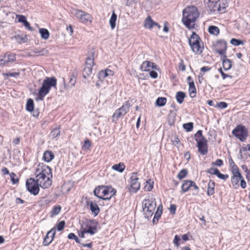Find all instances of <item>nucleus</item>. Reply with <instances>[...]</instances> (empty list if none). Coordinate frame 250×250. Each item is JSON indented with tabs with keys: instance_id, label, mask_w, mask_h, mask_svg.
Masks as SVG:
<instances>
[{
	"instance_id": "nucleus-1",
	"label": "nucleus",
	"mask_w": 250,
	"mask_h": 250,
	"mask_svg": "<svg viewBox=\"0 0 250 250\" xmlns=\"http://www.w3.org/2000/svg\"><path fill=\"white\" fill-rule=\"evenodd\" d=\"M36 181L43 188L50 187L52 184V174L51 169L47 166L42 164H39L35 172Z\"/></svg>"
},
{
	"instance_id": "nucleus-2",
	"label": "nucleus",
	"mask_w": 250,
	"mask_h": 250,
	"mask_svg": "<svg viewBox=\"0 0 250 250\" xmlns=\"http://www.w3.org/2000/svg\"><path fill=\"white\" fill-rule=\"evenodd\" d=\"M199 16V13L195 6H188L183 11L182 22L189 29H193Z\"/></svg>"
},
{
	"instance_id": "nucleus-3",
	"label": "nucleus",
	"mask_w": 250,
	"mask_h": 250,
	"mask_svg": "<svg viewBox=\"0 0 250 250\" xmlns=\"http://www.w3.org/2000/svg\"><path fill=\"white\" fill-rule=\"evenodd\" d=\"M57 85V79L54 77H46L43 81L42 85L39 90L38 100H42L44 97L49 92L52 87H55Z\"/></svg>"
},
{
	"instance_id": "nucleus-4",
	"label": "nucleus",
	"mask_w": 250,
	"mask_h": 250,
	"mask_svg": "<svg viewBox=\"0 0 250 250\" xmlns=\"http://www.w3.org/2000/svg\"><path fill=\"white\" fill-rule=\"evenodd\" d=\"M110 189L113 190L112 188L103 186H98L95 188L94 194L100 199L104 200H109L110 197H108V195H109Z\"/></svg>"
},
{
	"instance_id": "nucleus-5",
	"label": "nucleus",
	"mask_w": 250,
	"mask_h": 250,
	"mask_svg": "<svg viewBox=\"0 0 250 250\" xmlns=\"http://www.w3.org/2000/svg\"><path fill=\"white\" fill-rule=\"evenodd\" d=\"M232 134L240 140L241 142H244L248 136V131L245 126L242 125H237L232 132Z\"/></svg>"
},
{
	"instance_id": "nucleus-6",
	"label": "nucleus",
	"mask_w": 250,
	"mask_h": 250,
	"mask_svg": "<svg viewBox=\"0 0 250 250\" xmlns=\"http://www.w3.org/2000/svg\"><path fill=\"white\" fill-rule=\"evenodd\" d=\"M98 225V223L96 220H87L82 225V228L84 229V232L93 235L97 231V227Z\"/></svg>"
},
{
	"instance_id": "nucleus-7",
	"label": "nucleus",
	"mask_w": 250,
	"mask_h": 250,
	"mask_svg": "<svg viewBox=\"0 0 250 250\" xmlns=\"http://www.w3.org/2000/svg\"><path fill=\"white\" fill-rule=\"evenodd\" d=\"M72 14L77 18L79 21L82 23H86L88 22H91V16L83 11L79 9H74L72 11Z\"/></svg>"
},
{
	"instance_id": "nucleus-8",
	"label": "nucleus",
	"mask_w": 250,
	"mask_h": 250,
	"mask_svg": "<svg viewBox=\"0 0 250 250\" xmlns=\"http://www.w3.org/2000/svg\"><path fill=\"white\" fill-rule=\"evenodd\" d=\"M40 186L33 178H30L27 179L26 182V187L27 189L31 194L34 195H37L40 191Z\"/></svg>"
},
{
	"instance_id": "nucleus-9",
	"label": "nucleus",
	"mask_w": 250,
	"mask_h": 250,
	"mask_svg": "<svg viewBox=\"0 0 250 250\" xmlns=\"http://www.w3.org/2000/svg\"><path fill=\"white\" fill-rule=\"evenodd\" d=\"M131 105L128 101L126 102L121 107L117 109L114 113L112 117L117 119L124 116L129 110Z\"/></svg>"
},
{
	"instance_id": "nucleus-10",
	"label": "nucleus",
	"mask_w": 250,
	"mask_h": 250,
	"mask_svg": "<svg viewBox=\"0 0 250 250\" xmlns=\"http://www.w3.org/2000/svg\"><path fill=\"white\" fill-rule=\"evenodd\" d=\"M138 178L137 177L136 173H133L130 178V186L129 191L132 192H136L140 188V184L138 182Z\"/></svg>"
},
{
	"instance_id": "nucleus-11",
	"label": "nucleus",
	"mask_w": 250,
	"mask_h": 250,
	"mask_svg": "<svg viewBox=\"0 0 250 250\" xmlns=\"http://www.w3.org/2000/svg\"><path fill=\"white\" fill-rule=\"evenodd\" d=\"M227 47V42L225 40H220L216 42L215 50L220 55L224 56L226 55Z\"/></svg>"
},
{
	"instance_id": "nucleus-12",
	"label": "nucleus",
	"mask_w": 250,
	"mask_h": 250,
	"mask_svg": "<svg viewBox=\"0 0 250 250\" xmlns=\"http://www.w3.org/2000/svg\"><path fill=\"white\" fill-rule=\"evenodd\" d=\"M232 173V176L231 178V184L235 189H237L239 187V182L241 179L242 178V176L239 170L233 171Z\"/></svg>"
},
{
	"instance_id": "nucleus-13",
	"label": "nucleus",
	"mask_w": 250,
	"mask_h": 250,
	"mask_svg": "<svg viewBox=\"0 0 250 250\" xmlns=\"http://www.w3.org/2000/svg\"><path fill=\"white\" fill-rule=\"evenodd\" d=\"M16 60L15 54L7 52L3 55L0 56V65L5 64L6 62H13Z\"/></svg>"
},
{
	"instance_id": "nucleus-14",
	"label": "nucleus",
	"mask_w": 250,
	"mask_h": 250,
	"mask_svg": "<svg viewBox=\"0 0 250 250\" xmlns=\"http://www.w3.org/2000/svg\"><path fill=\"white\" fill-rule=\"evenodd\" d=\"M56 233V229L55 228H52L49 231L47 232L46 236L44 238V240L43 241V245L44 246H48L49 245L51 242L53 241L55 235Z\"/></svg>"
},
{
	"instance_id": "nucleus-15",
	"label": "nucleus",
	"mask_w": 250,
	"mask_h": 250,
	"mask_svg": "<svg viewBox=\"0 0 250 250\" xmlns=\"http://www.w3.org/2000/svg\"><path fill=\"white\" fill-rule=\"evenodd\" d=\"M197 147L198 151L202 155H205L208 152V146L207 140H204V141L199 142L197 143Z\"/></svg>"
},
{
	"instance_id": "nucleus-16",
	"label": "nucleus",
	"mask_w": 250,
	"mask_h": 250,
	"mask_svg": "<svg viewBox=\"0 0 250 250\" xmlns=\"http://www.w3.org/2000/svg\"><path fill=\"white\" fill-rule=\"evenodd\" d=\"M155 200V199L152 197L144 200L142 203L143 208H147V209L150 210L155 209L156 206Z\"/></svg>"
},
{
	"instance_id": "nucleus-17",
	"label": "nucleus",
	"mask_w": 250,
	"mask_h": 250,
	"mask_svg": "<svg viewBox=\"0 0 250 250\" xmlns=\"http://www.w3.org/2000/svg\"><path fill=\"white\" fill-rule=\"evenodd\" d=\"M68 84H65V80L63 79L64 86L65 89H67L69 88L73 87L76 82V77L74 73H72L68 76Z\"/></svg>"
},
{
	"instance_id": "nucleus-18",
	"label": "nucleus",
	"mask_w": 250,
	"mask_h": 250,
	"mask_svg": "<svg viewBox=\"0 0 250 250\" xmlns=\"http://www.w3.org/2000/svg\"><path fill=\"white\" fill-rule=\"evenodd\" d=\"M87 205H90V209L94 216H97L100 212V208L96 203L93 202H87Z\"/></svg>"
},
{
	"instance_id": "nucleus-19",
	"label": "nucleus",
	"mask_w": 250,
	"mask_h": 250,
	"mask_svg": "<svg viewBox=\"0 0 250 250\" xmlns=\"http://www.w3.org/2000/svg\"><path fill=\"white\" fill-rule=\"evenodd\" d=\"M222 63L225 70H229L232 66L231 61L227 58L226 55L222 56Z\"/></svg>"
},
{
	"instance_id": "nucleus-20",
	"label": "nucleus",
	"mask_w": 250,
	"mask_h": 250,
	"mask_svg": "<svg viewBox=\"0 0 250 250\" xmlns=\"http://www.w3.org/2000/svg\"><path fill=\"white\" fill-rule=\"evenodd\" d=\"M193 181L189 180H185L182 185V192L183 193L186 192L189 190L190 188L192 187Z\"/></svg>"
},
{
	"instance_id": "nucleus-21",
	"label": "nucleus",
	"mask_w": 250,
	"mask_h": 250,
	"mask_svg": "<svg viewBox=\"0 0 250 250\" xmlns=\"http://www.w3.org/2000/svg\"><path fill=\"white\" fill-rule=\"evenodd\" d=\"M219 13H223L226 11V8L228 6V0H219Z\"/></svg>"
},
{
	"instance_id": "nucleus-22",
	"label": "nucleus",
	"mask_w": 250,
	"mask_h": 250,
	"mask_svg": "<svg viewBox=\"0 0 250 250\" xmlns=\"http://www.w3.org/2000/svg\"><path fill=\"white\" fill-rule=\"evenodd\" d=\"M200 42L201 41L190 46L192 51L198 54H201L203 49V46H201Z\"/></svg>"
},
{
	"instance_id": "nucleus-23",
	"label": "nucleus",
	"mask_w": 250,
	"mask_h": 250,
	"mask_svg": "<svg viewBox=\"0 0 250 250\" xmlns=\"http://www.w3.org/2000/svg\"><path fill=\"white\" fill-rule=\"evenodd\" d=\"M200 41H201L200 37L195 32L192 33L190 38L188 39L190 46H192L194 44L197 43Z\"/></svg>"
},
{
	"instance_id": "nucleus-24",
	"label": "nucleus",
	"mask_w": 250,
	"mask_h": 250,
	"mask_svg": "<svg viewBox=\"0 0 250 250\" xmlns=\"http://www.w3.org/2000/svg\"><path fill=\"white\" fill-rule=\"evenodd\" d=\"M215 182L212 180H210L208 185L207 194L208 196H211L214 193Z\"/></svg>"
},
{
	"instance_id": "nucleus-25",
	"label": "nucleus",
	"mask_w": 250,
	"mask_h": 250,
	"mask_svg": "<svg viewBox=\"0 0 250 250\" xmlns=\"http://www.w3.org/2000/svg\"><path fill=\"white\" fill-rule=\"evenodd\" d=\"M155 21L151 19L150 16H148L144 22V27L146 28L151 29L154 26Z\"/></svg>"
},
{
	"instance_id": "nucleus-26",
	"label": "nucleus",
	"mask_w": 250,
	"mask_h": 250,
	"mask_svg": "<svg viewBox=\"0 0 250 250\" xmlns=\"http://www.w3.org/2000/svg\"><path fill=\"white\" fill-rule=\"evenodd\" d=\"M54 158V155L52 151L47 150L44 152L43 159L45 161L49 162L53 160Z\"/></svg>"
},
{
	"instance_id": "nucleus-27",
	"label": "nucleus",
	"mask_w": 250,
	"mask_h": 250,
	"mask_svg": "<svg viewBox=\"0 0 250 250\" xmlns=\"http://www.w3.org/2000/svg\"><path fill=\"white\" fill-rule=\"evenodd\" d=\"M189 96L191 98H194L196 96V89L194 84V83L193 81H192L191 83H189Z\"/></svg>"
},
{
	"instance_id": "nucleus-28",
	"label": "nucleus",
	"mask_w": 250,
	"mask_h": 250,
	"mask_svg": "<svg viewBox=\"0 0 250 250\" xmlns=\"http://www.w3.org/2000/svg\"><path fill=\"white\" fill-rule=\"evenodd\" d=\"M92 66L84 65V68L83 73V78L86 79L90 76L92 73Z\"/></svg>"
},
{
	"instance_id": "nucleus-29",
	"label": "nucleus",
	"mask_w": 250,
	"mask_h": 250,
	"mask_svg": "<svg viewBox=\"0 0 250 250\" xmlns=\"http://www.w3.org/2000/svg\"><path fill=\"white\" fill-rule=\"evenodd\" d=\"M186 97V95L185 92L182 91H178L177 92L176 95V99L177 102L179 104L183 103L184 99Z\"/></svg>"
},
{
	"instance_id": "nucleus-30",
	"label": "nucleus",
	"mask_w": 250,
	"mask_h": 250,
	"mask_svg": "<svg viewBox=\"0 0 250 250\" xmlns=\"http://www.w3.org/2000/svg\"><path fill=\"white\" fill-rule=\"evenodd\" d=\"M151 67V62L146 61L142 63L141 66V69L144 71H150Z\"/></svg>"
},
{
	"instance_id": "nucleus-31",
	"label": "nucleus",
	"mask_w": 250,
	"mask_h": 250,
	"mask_svg": "<svg viewBox=\"0 0 250 250\" xmlns=\"http://www.w3.org/2000/svg\"><path fill=\"white\" fill-rule=\"evenodd\" d=\"M195 140L197 142L204 141V140H207L202 134V131L201 130H198L194 135Z\"/></svg>"
},
{
	"instance_id": "nucleus-32",
	"label": "nucleus",
	"mask_w": 250,
	"mask_h": 250,
	"mask_svg": "<svg viewBox=\"0 0 250 250\" xmlns=\"http://www.w3.org/2000/svg\"><path fill=\"white\" fill-rule=\"evenodd\" d=\"M117 15L114 11H113L111 17L109 21V23L112 29H113L116 26V21L117 20Z\"/></svg>"
},
{
	"instance_id": "nucleus-33",
	"label": "nucleus",
	"mask_w": 250,
	"mask_h": 250,
	"mask_svg": "<svg viewBox=\"0 0 250 250\" xmlns=\"http://www.w3.org/2000/svg\"><path fill=\"white\" fill-rule=\"evenodd\" d=\"M60 135V127H56L54 128L50 133V137L52 139H56L58 138Z\"/></svg>"
},
{
	"instance_id": "nucleus-34",
	"label": "nucleus",
	"mask_w": 250,
	"mask_h": 250,
	"mask_svg": "<svg viewBox=\"0 0 250 250\" xmlns=\"http://www.w3.org/2000/svg\"><path fill=\"white\" fill-rule=\"evenodd\" d=\"M208 31L210 34L217 35L219 34V28L214 25H210L208 27Z\"/></svg>"
},
{
	"instance_id": "nucleus-35",
	"label": "nucleus",
	"mask_w": 250,
	"mask_h": 250,
	"mask_svg": "<svg viewBox=\"0 0 250 250\" xmlns=\"http://www.w3.org/2000/svg\"><path fill=\"white\" fill-rule=\"evenodd\" d=\"M39 32L41 34L42 38L44 40H47L49 37V32L48 30L45 28H41L39 30Z\"/></svg>"
},
{
	"instance_id": "nucleus-36",
	"label": "nucleus",
	"mask_w": 250,
	"mask_h": 250,
	"mask_svg": "<svg viewBox=\"0 0 250 250\" xmlns=\"http://www.w3.org/2000/svg\"><path fill=\"white\" fill-rule=\"evenodd\" d=\"M15 38L17 42L20 43L26 42L28 40L27 36L23 34L16 35Z\"/></svg>"
},
{
	"instance_id": "nucleus-37",
	"label": "nucleus",
	"mask_w": 250,
	"mask_h": 250,
	"mask_svg": "<svg viewBox=\"0 0 250 250\" xmlns=\"http://www.w3.org/2000/svg\"><path fill=\"white\" fill-rule=\"evenodd\" d=\"M112 168L114 170H115L120 172H122L124 170L125 168V166L123 163H120L118 164L113 165Z\"/></svg>"
},
{
	"instance_id": "nucleus-38",
	"label": "nucleus",
	"mask_w": 250,
	"mask_h": 250,
	"mask_svg": "<svg viewBox=\"0 0 250 250\" xmlns=\"http://www.w3.org/2000/svg\"><path fill=\"white\" fill-rule=\"evenodd\" d=\"M154 210L155 209L150 210V209H147V208H143V212L145 217L149 219L153 214Z\"/></svg>"
},
{
	"instance_id": "nucleus-39",
	"label": "nucleus",
	"mask_w": 250,
	"mask_h": 250,
	"mask_svg": "<svg viewBox=\"0 0 250 250\" xmlns=\"http://www.w3.org/2000/svg\"><path fill=\"white\" fill-rule=\"evenodd\" d=\"M94 53L91 52V56H88L85 62V65L90 66L93 67L94 65V58H93Z\"/></svg>"
},
{
	"instance_id": "nucleus-40",
	"label": "nucleus",
	"mask_w": 250,
	"mask_h": 250,
	"mask_svg": "<svg viewBox=\"0 0 250 250\" xmlns=\"http://www.w3.org/2000/svg\"><path fill=\"white\" fill-rule=\"evenodd\" d=\"M167 102V98L165 97H159L156 101V104L158 106L165 105Z\"/></svg>"
},
{
	"instance_id": "nucleus-41",
	"label": "nucleus",
	"mask_w": 250,
	"mask_h": 250,
	"mask_svg": "<svg viewBox=\"0 0 250 250\" xmlns=\"http://www.w3.org/2000/svg\"><path fill=\"white\" fill-rule=\"evenodd\" d=\"M34 104L33 100L31 99H29L27 100L26 103V110L28 111H32L34 109Z\"/></svg>"
},
{
	"instance_id": "nucleus-42",
	"label": "nucleus",
	"mask_w": 250,
	"mask_h": 250,
	"mask_svg": "<svg viewBox=\"0 0 250 250\" xmlns=\"http://www.w3.org/2000/svg\"><path fill=\"white\" fill-rule=\"evenodd\" d=\"M209 6L212 7L211 9H210L211 12H215L217 11L219 12V1H216L215 2L213 1L211 2Z\"/></svg>"
},
{
	"instance_id": "nucleus-43",
	"label": "nucleus",
	"mask_w": 250,
	"mask_h": 250,
	"mask_svg": "<svg viewBox=\"0 0 250 250\" xmlns=\"http://www.w3.org/2000/svg\"><path fill=\"white\" fill-rule=\"evenodd\" d=\"M162 213V209L161 208L160 210V207H158L157 211L155 212L154 214V217L153 219V222L154 223L155 221L157 222L159 220V219L161 216Z\"/></svg>"
},
{
	"instance_id": "nucleus-44",
	"label": "nucleus",
	"mask_w": 250,
	"mask_h": 250,
	"mask_svg": "<svg viewBox=\"0 0 250 250\" xmlns=\"http://www.w3.org/2000/svg\"><path fill=\"white\" fill-rule=\"evenodd\" d=\"M229 162L230 167H231V172L239 170L238 167L235 164L234 162H233V161L231 158H230L229 159Z\"/></svg>"
},
{
	"instance_id": "nucleus-45",
	"label": "nucleus",
	"mask_w": 250,
	"mask_h": 250,
	"mask_svg": "<svg viewBox=\"0 0 250 250\" xmlns=\"http://www.w3.org/2000/svg\"><path fill=\"white\" fill-rule=\"evenodd\" d=\"M33 52L35 53L38 54L39 55H46L48 53V51L45 48L42 49L41 50L35 48L33 50Z\"/></svg>"
},
{
	"instance_id": "nucleus-46",
	"label": "nucleus",
	"mask_w": 250,
	"mask_h": 250,
	"mask_svg": "<svg viewBox=\"0 0 250 250\" xmlns=\"http://www.w3.org/2000/svg\"><path fill=\"white\" fill-rule=\"evenodd\" d=\"M183 126L187 131L189 132L193 129V124L192 122L184 124Z\"/></svg>"
},
{
	"instance_id": "nucleus-47",
	"label": "nucleus",
	"mask_w": 250,
	"mask_h": 250,
	"mask_svg": "<svg viewBox=\"0 0 250 250\" xmlns=\"http://www.w3.org/2000/svg\"><path fill=\"white\" fill-rule=\"evenodd\" d=\"M188 174V170L186 169H182L178 174L177 178L179 179L184 178Z\"/></svg>"
},
{
	"instance_id": "nucleus-48",
	"label": "nucleus",
	"mask_w": 250,
	"mask_h": 250,
	"mask_svg": "<svg viewBox=\"0 0 250 250\" xmlns=\"http://www.w3.org/2000/svg\"><path fill=\"white\" fill-rule=\"evenodd\" d=\"M61 210V207L60 206L54 207L51 212L52 216L58 215L60 212Z\"/></svg>"
},
{
	"instance_id": "nucleus-49",
	"label": "nucleus",
	"mask_w": 250,
	"mask_h": 250,
	"mask_svg": "<svg viewBox=\"0 0 250 250\" xmlns=\"http://www.w3.org/2000/svg\"><path fill=\"white\" fill-rule=\"evenodd\" d=\"M20 75V73L18 72H8L6 73H4L3 75L4 76H6L7 78L8 77H15L17 78Z\"/></svg>"
},
{
	"instance_id": "nucleus-50",
	"label": "nucleus",
	"mask_w": 250,
	"mask_h": 250,
	"mask_svg": "<svg viewBox=\"0 0 250 250\" xmlns=\"http://www.w3.org/2000/svg\"><path fill=\"white\" fill-rule=\"evenodd\" d=\"M216 175L220 179H223L224 180H227L229 178V175L228 174H223L220 173L219 170L216 171L215 172Z\"/></svg>"
},
{
	"instance_id": "nucleus-51",
	"label": "nucleus",
	"mask_w": 250,
	"mask_h": 250,
	"mask_svg": "<svg viewBox=\"0 0 250 250\" xmlns=\"http://www.w3.org/2000/svg\"><path fill=\"white\" fill-rule=\"evenodd\" d=\"M228 106V104L227 103L224 102H220L219 103H218L215 105V107L220 108V109H224L226 108Z\"/></svg>"
},
{
	"instance_id": "nucleus-52",
	"label": "nucleus",
	"mask_w": 250,
	"mask_h": 250,
	"mask_svg": "<svg viewBox=\"0 0 250 250\" xmlns=\"http://www.w3.org/2000/svg\"><path fill=\"white\" fill-rule=\"evenodd\" d=\"M230 43L235 46H239L240 44H243V43L242 41L234 38H233L230 40Z\"/></svg>"
},
{
	"instance_id": "nucleus-53",
	"label": "nucleus",
	"mask_w": 250,
	"mask_h": 250,
	"mask_svg": "<svg viewBox=\"0 0 250 250\" xmlns=\"http://www.w3.org/2000/svg\"><path fill=\"white\" fill-rule=\"evenodd\" d=\"M68 238L69 239H74L76 243H80V239L79 238L73 233H70L68 235Z\"/></svg>"
},
{
	"instance_id": "nucleus-54",
	"label": "nucleus",
	"mask_w": 250,
	"mask_h": 250,
	"mask_svg": "<svg viewBox=\"0 0 250 250\" xmlns=\"http://www.w3.org/2000/svg\"><path fill=\"white\" fill-rule=\"evenodd\" d=\"M65 223L64 221H62L60 222L57 226V229L59 231H61V230H63L64 229V227L65 226Z\"/></svg>"
},
{
	"instance_id": "nucleus-55",
	"label": "nucleus",
	"mask_w": 250,
	"mask_h": 250,
	"mask_svg": "<svg viewBox=\"0 0 250 250\" xmlns=\"http://www.w3.org/2000/svg\"><path fill=\"white\" fill-rule=\"evenodd\" d=\"M16 18H18V21L23 23L26 21V17L23 15H17Z\"/></svg>"
},
{
	"instance_id": "nucleus-56",
	"label": "nucleus",
	"mask_w": 250,
	"mask_h": 250,
	"mask_svg": "<svg viewBox=\"0 0 250 250\" xmlns=\"http://www.w3.org/2000/svg\"><path fill=\"white\" fill-rule=\"evenodd\" d=\"M180 240V237L176 235L174 237V239L173 240V243L177 247H178L180 246L179 241Z\"/></svg>"
},
{
	"instance_id": "nucleus-57",
	"label": "nucleus",
	"mask_w": 250,
	"mask_h": 250,
	"mask_svg": "<svg viewBox=\"0 0 250 250\" xmlns=\"http://www.w3.org/2000/svg\"><path fill=\"white\" fill-rule=\"evenodd\" d=\"M11 181L13 184H16L18 182V179H16V175L14 172H12L10 174Z\"/></svg>"
},
{
	"instance_id": "nucleus-58",
	"label": "nucleus",
	"mask_w": 250,
	"mask_h": 250,
	"mask_svg": "<svg viewBox=\"0 0 250 250\" xmlns=\"http://www.w3.org/2000/svg\"><path fill=\"white\" fill-rule=\"evenodd\" d=\"M192 187L195 190V193H193V195H197L199 193V187L196 185L195 183L193 181L192 184Z\"/></svg>"
},
{
	"instance_id": "nucleus-59",
	"label": "nucleus",
	"mask_w": 250,
	"mask_h": 250,
	"mask_svg": "<svg viewBox=\"0 0 250 250\" xmlns=\"http://www.w3.org/2000/svg\"><path fill=\"white\" fill-rule=\"evenodd\" d=\"M212 164L214 166L221 167L223 165V162L221 159H217L216 161L213 162Z\"/></svg>"
},
{
	"instance_id": "nucleus-60",
	"label": "nucleus",
	"mask_w": 250,
	"mask_h": 250,
	"mask_svg": "<svg viewBox=\"0 0 250 250\" xmlns=\"http://www.w3.org/2000/svg\"><path fill=\"white\" fill-rule=\"evenodd\" d=\"M172 142L175 146H177L180 143V140L177 135L174 136Z\"/></svg>"
},
{
	"instance_id": "nucleus-61",
	"label": "nucleus",
	"mask_w": 250,
	"mask_h": 250,
	"mask_svg": "<svg viewBox=\"0 0 250 250\" xmlns=\"http://www.w3.org/2000/svg\"><path fill=\"white\" fill-rule=\"evenodd\" d=\"M149 75L153 79H156L158 77L157 73L154 70H150L149 71Z\"/></svg>"
},
{
	"instance_id": "nucleus-62",
	"label": "nucleus",
	"mask_w": 250,
	"mask_h": 250,
	"mask_svg": "<svg viewBox=\"0 0 250 250\" xmlns=\"http://www.w3.org/2000/svg\"><path fill=\"white\" fill-rule=\"evenodd\" d=\"M219 170L217 168H210L208 169L207 172L211 174L216 175L215 172L216 171H218Z\"/></svg>"
},
{
	"instance_id": "nucleus-63",
	"label": "nucleus",
	"mask_w": 250,
	"mask_h": 250,
	"mask_svg": "<svg viewBox=\"0 0 250 250\" xmlns=\"http://www.w3.org/2000/svg\"><path fill=\"white\" fill-rule=\"evenodd\" d=\"M169 209L172 214H175L176 209V206L174 204L170 205Z\"/></svg>"
},
{
	"instance_id": "nucleus-64",
	"label": "nucleus",
	"mask_w": 250,
	"mask_h": 250,
	"mask_svg": "<svg viewBox=\"0 0 250 250\" xmlns=\"http://www.w3.org/2000/svg\"><path fill=\"white\" fill-rule=\"evenodd\" d=\"M98 78L101 81H103L105 78L104 74V70H101L99 72Z\"/></svg>"
}]
</instances>
